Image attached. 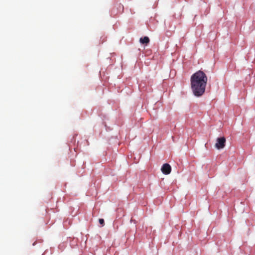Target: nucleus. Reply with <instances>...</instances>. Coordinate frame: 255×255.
Returning a JSON list of instances; mask_svg holds the SVG:
<instances>
[{"mask_svg": "<svg viewBox=\"0 0 255 255\" xmlns=\"http://www.w3.org/2000/svg\"><path fill=\"white\" fill-rule=\"evenodd\" d=\"M208 78L206 74L199 70L191 77V87L194 95L196 97L202 96L205 91Z\"/></svg>", "mask_w": 255, "mask_h": 255, "instance_id": "f257e3e1", "label": "nucleus"}, {"mask_svg": "<svg viewBox=\"0 0 255 255\" xmlns=\"http://www.w3.org/2000/svg\"><path fill=\"white\" fill-rule=\"evenodd\" d=\"M139 41L141 44H148L149 42V39L147 36H144V37H141L139 39Z\"/></svg>", "mask_w": 255, "mask_h": 255, "instance_id": "39448f33", "label": "nucleus"}, {"mask_svg": "<svg viewBox=\"0 0 255 255\" xmlns=\"http://www.w3.org/2000/svg\"><path fill=\"white\" fill-rule=\"evenodd\" d=\"M99 223L102 225V226H104L105 225L104 220L103 219H100L99 220Z\"/></svg>", "mask_w": 255, "mask_h": 255, "instance_id": "423d86ee", "label": "nucleus"}, {"mask_svg": "<svg viewBox=\"0 0 255 255\" xmlns=\"http://www.w3.org/2000/svg\"><path fill=\"white\" fill-rule=\"evenodd\" d=\"M161 170L163 174L167 175L170 173L171 167L169 164L165 163L162 165Z\"/></svg>", "mask_w": 255, "mask_h": 255, "instance_id": "20e7f679", "label": "nucleus"}, {"mask_svg": "<svg viewBox=\"0 0 255 255\" xmlns=\"http://www.w3.org/2000/svg\"><path fill=\"white\" fill-rule=\"evenodd\" d=\"M124 7L123 4L120 3H117L115 7L112 9V12L114 14L118 13H122L124 11Z\"/></svg>", "mask_w": 255, "mask_h": 255, "instance_id": "7ed1b4c3", "label": "nucleus"}, {"mask_svg": "<svg viewBox=\"0 0 255 255\" xmlns=\"http://www.w3.org/2000/svg\"><path fill=\"white\" fill-rule=\"evenodd\" d=\"M226 138L224 137H219L217 139L215 147L218 149H222L225 146Z\"/></svg>", "mask_w": 255, "mask_h": 255, "instance_id": "f03ea898", "label": "nucleus"}]
</instances>
